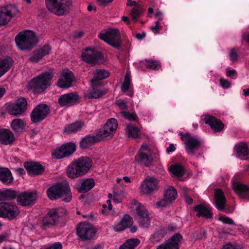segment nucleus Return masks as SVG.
I'll use <instances>...</instances> for the list:
<instances>
[{"instance_id": "obj_1", "label": "nucleus", "mask_w": 249, "mask_h": 249, "mask_svg": "<svg viewBox=\"0 0 249 249\" xmlns=\"http://www.w3.org/2000/svg\"><path fill=\"white\" fill-rule=\"evenodd\" d=\"M92 164L91 160L87 157H81L72 162L67 169V176L71 178L86 174Z\"/></svg>"}, {"instance_id": "obj_2", "label": "nucleus", "mask_w": 249, "mask_h": 249, "mask_svg": "<svg viewBox=\"0 0 249 249\" xmlns=\"http://www.w3.org/2000/svg\"><path fill=\"white\" fill-rule=\"evenodd\" d=\"M53 76L54 73L51 70L42 72L29 82L28 88L35 93L43 92L51 85Z\"/></svg>"}, {"instance_id": "obj_3", "label": "nucleus", "mask_w": 249, "mask_h": 249, "mask_svg": "<svg viewBox=\"0 0 249 249\" xmlns=\"http://www.w3.org/2000/svg\"><path fill=\"white\" fill-rule=\"evenodd\" d=\"M47 193L48 197L51 200L62 198L64 201L69 202L72 198L70 186L67 182L58 183L50 187Z\"/></svg>"}, {"instance_id": "obj_4", "label": "nucleus", "mask_w": 249, "mask_h": 249, "mask_svg": "<svg viewBox=\"0 0 249 249\" xmlns=\"http://www.w3.org/2000/svg\"><path fill=\"white\" fill-rule=\"evenodd\" d=\"M15 40L18 48L22 51L31 50L38 42L35 33L30 30L19 32Z\"/></svg>"}, {"instance_id": "obj_5", "label": "nucleus", "mask_w": 249, "mask_h": 249, "mask_svg": "<svg viewBox=\"0 0 249 249\" xmlns=\"http://www.w3.org/2000/svg\"><path fill=\"white\" fill-rule=\"evenodd\" d=\"M98 37L112 47L119 49L121 47V36L117 29H110L101 33Z\"/></svg>"}, {"instance_id": "obj_6", "label": "nucleus", "mask_w": 249, "mask_h": 249, "mask_svg": "<svg viewBox=\"0 0 249 249\" xmlns=\"http://www.w3.org/2000/svg\"><path fill=\"white\" fill-rule=\"evenodd\" d=\"M180 139L185 141V149L189 155H194L201 146V140L196 137H191L188 133H179Z\"/></svg>"}, {"instance_id": "obj_7", "label": "nucleus", "mask_w": 249, "mask_h": 249, "mask_svg": "<svg viewBox=\"0 0 249 249\" xmlns=\"http://www.w3.org/2000/svg\"><path fill=\"white\" fill-rule=\"evenodd\" d=\"M118 127V122L115 118L108 119L103 127L97 132V139L102 140L104 138H111L113 137Z\"/></svg>"}, {"instance_id": "obj_8", "label": "nucleus", "mask_w": 249, "mask_h": 249, "mask_svg": "<svg viewBox=\"0 0 249 249\" xmlns=\"http://www.w3.org/2000/svg\"><path fill=\"white\" fill-rule=\"evenodd\" d=\"M159 180L156 178L147 176L142 181L139 189L142 194L150 195L159 189Z\"/></svg>"}, {"instance_id": "obj_9", "label": "nucleus", "mask_w": 249, "mask_h": 249, "mask_svg": "<svg viewBox=\"0 0 249 249\" xmlns=\"http://www.w3.org/2000/svg\"><path fill=\"white\" fill-rule=\"evenodd\" d=\"M64 209L51 210L43 217L42 224L45 227H51L58 222L59 218L66 214Z\"/></svg>"}, {"instance_id": "obj_10", "label": "nucleus", "mask_w": 249, "mask_h": 249, "mask_svg": "<svg viewBox=\"0 0 249 249\" xmlns=\"http://www.w3.org/2000/svg\"><path fill=\"white\" fill-rule=\"evenodd\" d=\"M76 229L77 235L82 241L89 240L92 239L96 234L94 227L88 223H81Z\"/></svg>"}, {"instance_id": "obj_11", "label": "nucleus", "mask_w": 249, "mask_h": 249, "mask_svg": "<svg viewBox=\"0 0 249 249\" xmlns=\"http://www.w3.org/2000/svg\"><path fill=\"white\" fill-rule=\"evenodd\" d=\"M36 199L37 194L36 192L24 191L18 193L17 202L21 206L28 207L34 205Z\"/></svg>"}, {"instance_id": "obj_12", "label": "nucleus", "mask_w": 249, "mask_h": 249, "mask_svg": "<svg viewBox=\"0 0 249 249\" xmlns=\"http://www.w3.org/2000/svg\"><path fill=\"white\" fill-rule=\"evenodd\" d=\"M18 10L15 5L7 4L1 7V26L8 24L10 20L16 17Z\"/></svg>"}, {"instance_id": "obj_13", "label": "nucleus", "mask_w": 249, "mask_h": 249, "mask_svg": "<svg viewBox=\"0 0 249 249\" xmlns=\"http://www.w3.org/2000/svg\"><path fill=\"white\" fill-rule=\"evenodd\" d=\"M80 101V97L76 92L64 94L58 99V103L61 107H70L78 104Z\"/></svg>"}, {"instance_id": "obj_14", "label": "nucleus", "mask_w": 249, "mask_h": 249, "mask_svg": "<svg viewBox=\"0 0 249 249\" xmlns=\"http://www.w3.org/2000/svg\"><path fill=\"white\" fill-rule=\"evenodd\" d=\"M50 111L49 107L45 104L36 106L31 114V121L34 123L41 122L47 116Z\"/></svg>"}, {"instance_id": "obj_15", "label": "nucleus", "mask_w": 249, "mask_h": 249, "mask_svg": "<svg viewBox=\"0 0 249 249\" xmlns=\"http://www.w3.org/2000/svg\"><path fill=\"white\" fill-rule=\"evenodd\" d=\"M19 213V209L16 204L1 202V217L12 220L17 217Z\"/></svg>"}, {"instance_id": "obj_16", "label": "nucleus", "mask_w": 249, "mask_h": 249, "mask_svg": "<svg viewBox=\"0 0 249 249\" xmlns=\"http://www.w3.org/2000/svg\"><path fill=\"white\" fill-rule=\"evenodd\" d=\"M178 193L175 188L172 186H168L165 190L163 198L156 203L158 208H164L169 206L177 197Z\"/></svg>"}, {"instance_id": "obj_17", "label": "nucleus", "mask_w": 249, "mask_h": 249, "mask_svg": "<svg viewBox=\"0 0 249 249\" xmlns=\"http://www.w3.org/2000/svg\"><path fill=\"white\" fill-rule=\"evenodd\" d=\"M136 161L140 164L149 167L151 165L153 159L151 155L150 149L146 145H142L136 157Z\"/></svg>"}, {"instance_id": "obj_18", "label": "nucleus", "mask_w": 249, "mask_h": 249, "mask_svg": "<svg viewBox=\"0 0 249 249\" xmlns=\"http://www.w3.org/2000/svg\"><path fill=\"white\" fill-rule=\"evenodd\" d=\"M136 219L140 226L147 228L150 224V218L147 210L142 205H139L136 210Z\"/></svg>"}, {"instance_id": "obj_19", "label": "nucleus", "mask_w": 249, "mask_h": 249, "mask_svg": "<svg viewBox=\"0 0 249 249\" xmlns=\"http://www.w3.org/2000/svg\"><path fill=\"white\" fill-rule=\"evenodd\" d=\"M75 78L72 72L68 69L61 72V77L59 79L57 85L62 89H68L71 87Z\"/></svg>"}, {"instance_id": "obj_20", "label": "nucleus", "mask_w": 249, "mask_h": 249, "mask_svg": "<svg viewBox=\"0 0 249 249\" xmlns=\"http://www.w3.org/2000/svg\"><path fill=\"white\" fill-rule=\"evenodd\" d=\"M64 0H46V5L51 13L58 16L63 15L66 11L64 5L62 3Z\"/></svg>"}, {"instance_id": "obj_21", "label": "nucleus", "mask_w": 249, "mask_h": 249, "mask_svg": "<svg viewBox=\"0 0 249 249\" xmlns=\"http://www.w3.org/2000/svg\"><path fill=\"white\" fill-rule=\"evenodd\" d=\"M51 51V47L49 45L46 44L34 50L29 58V60L32 63H38L45 56L49 54Z\"/></svg>"}, {"instance_id": "obj_22", "label": "nucleus", "mask_w": 249, "mask_h": 249, "mask_svg": "<svg viewBox=\"0 0 249 249\" xmlns=\"http://www.w3.org/2000/svg\"><path fill=\"white\" fill-rule=\"evenodd\" d=\"M91 89L85 94L89 99H97L105 94L107 90L104 89L101 84L95 83V80H91Z\"/></svg>"}, {"instance_id": "obj_23", "label": "nucleus", "mask_w": 249, "mask_h": 249, "mask_svg": "<svg viewBox=\"0 0 249 249\" xmlns=\"http://www.w3.org/2000/svg\"><path fill=\"white\" fill-rule=\"evenodd\" d=\"M201 120L205 123L210 126L215 132H220L224 128V124L219 120L210 115H204L201 116Z\"/></svg>"}, {"instance_id": "obj_24", "label": "nucleus", "mask_w": 249, "mask_h": 249, "mask_svg": "<svg viewBox=\"0 0 249 249\" xmlns=\"http://www.w3.org/2000/svg\"><path fill=\"white\" fill-rule=\"evenodd\" d=\"M182 238V237L180 234L176 233L170 239L158 246L156 249H179L178 244Z\"/></svg>"}, {"instance_id": "obj_25", "label": "nucleus", "mask_w": 249, "mask_h": 249, "mask_svg": "<svg viewBox=\"0 0 249 249\" xmlns=\"http://www.w3.org/2000/svg\"><path fill=\"white\" fill-rule=\"evenodd\" d=\"M82 57L84 61L93 65L101 59L102 54L95 50L87 49L82 53Z\"/></svg>"}, {"instance_id": "obj_26", "label": "nucleus", "mask_w": 249, "mask_h": 249, "mask_svg": "<svg viewBox=\"0 0 249 249\" xmlns=\"http://www.w3.org/2000/svg\"><path fill=\"white\" fill-rule=\"evenodd\" d=\"M233 188L241 199L249 201V187L242 183L235 182L233 183Z\"/></svg>"}, {"instance_id": "obj_27", "label": "nucleus", "mask_w": 249, "mask_h": 249, "mask_svg": "<svg viewBox=\"0 0 249 249\" xmlns=\"http://www.w3.org/2000/svg\"><path fill=\"white\" fill-rule=\"evenodd\" d=\"M24 167L28 173L33 176L40 175L44 171V167L37 162H26Z\"/></svg>"}, {"instance_id": "obj_28", "label": "nucleus", "mask_w": 249, "mask_h": 249, "mask_svg": "<svg viewBox=\"0 0 249 249\" xmlns=\"http://www.w3.org/2000/svg\"><path fill=\"white\" fill-rule=\"evenodd\" d=\"M214 199L217 209L219 211H223L225 208L226 199L221 189L215 190Z\"/></svg>"}, {"instance_id": "obj_29", "label": "nucleus", "mask_w": 249, "mask_h": 249, "mask_svg": "<svg viewBox=\"0 0 249 249\" xmlns=\"http://www.w3.org/2000/svg\"><path fill=\"white\" fill-rule=\"evenodd\" d=\"M133 223L132 218L128 214L124 215L120 222L113 226V229L115 231H124L127 228L130 227Z\"/></svg>"}, {"instance_id": "obj_30", "label": "nucleus", "mask_w": 249, "mask_h": 249, "mask_svg": "<svg viewBox=\"0 0 249 249\" xmlns=\"http://www.w3.org/2000/svg\"><path fill=\"white\" fill-rule=\"evenodd\" d=\"M94 180L92 178H86L81 181V183L76 184V188L81 193H86L91 190L94 186Z\"/></svg>"}, {"instance_id": "obj_31", "label": "nucleus", "mask_w": 249, "mask_h": 249, "mask_svg": "<svg viewBox=\"0 0 249 249\" xmlns=\"http://www.w3.org/2000/svg\"><path fill=\"white\" fill-rule=\"evenodd\" d=\"M15 138L13 133L8 129H1V143L4 145L11 144Z\"/></svg>"}, {"instance_id": "obj_32", "label": "nucleus", "mask_w": 249, "mask_h": 249, "mask_svg": "<svg viewBox=\"0 0 249 249\" xmlns=\"http://www.w3.org/2000/svg\"><path fill=\"white\" fill-rule=\"evenodd\" d=\"M14 178L10 170L7 168L1 167V182L6 185L12 184Z\"/></svg>"}, {"instance_id": "obj_33", "label": "nucleus", "mask_w": 249, "mask_h": 249, "mask_svg": "<svg viewBox=\"0 0 249 249\" xmlns=\"http://www.w3.org/2000/svg\"><path fill=\"white\" fill-rule=\"evenodd\" d=\"M194 210L197 212L196 216L206 218H211L213 213L211 209L203 205H199L194 207Z\"/></svg>"}, {"instance_id": "obj_34", "label": "nucleus", "mask_w": 249, "mask_h": 249, "mask_svg": "<svg viewBox=\"0 0 249 249\" xmlns=\"http://www.w3.org/2000/svg\"><path fill=\"white\" fill-rule=\"evenodd\" d=\"M19 192L12 189H5L1 191V199L11 200L16 199L18 196Z\"/></svg>"}, {"instance_id": "obj_35", "label": "nucleus", "mask_w": 249, "mask_h": 249, "mask_svg": "<svg viewBox=\"0 0 249 249\" xmlns=\"http://www.w3.org/2000/svg\"><path fill=\"white\" fill-rule=\"evenodd\" d=\"M26 123L24 121L21 119H15L11 123V128L16 133L22 132Z\"/></svg>"}, {"instance_id": "obj_36", "label": "nucleus", "mask_w": 249, "mask_h": 249, "mask_svg": "<svg viewBox=\"0 0 249 249\" xmlns=\"http://www.w3.org/2000/svg\"><path fill=\"white\" fill-rule=\"evenodd\" d=\"M99 141H100V140L97 139V134H96L95 136H88L85 137L80 141V144L82 148H87Z\"/></svg>"}, {"instance_id": "obj_37", "label": "nucleus", "mask_w": 249, "mask_h": 249, "mask_svg": "<svg viewBox=\"0 0 249 249\" xmlns=\"http://www.w3.org/2000/svg\"><path fill=\"white\" fill-rule=\"evenodd\" d=\"M83 126V122L77 121L66 126L64 131L68 134L76 133L79 131Z\"/></svg>"}, {"instance_id": "obj_38", "label": "nucleus", "mask_w": 249, "mask_h": 249, "mask_svg": "<svg viewBox=\"0 0 249 249\" xmlns=\"http://www.w3.org/2000/svg\"><path fill=\"white\" fill-rule=\"evenodd\" d=\"M14 61L10 57H6L1 60V76L5 74L13 65Z\"/></svg>"}, {"instance_id": "obj_39", "label": "nucleus", "mask_w": 249, "mask_h": 249, "mask_svg": "<svg viewBox=\"0 0 249 249\" xmlns=\"http://www.w3.org/2000/svg\"><path fill=\"white\" fill-rule=\"evenodd\" d=\"M235 149L237 152V157L239 158L247 156L249 154V148L246 142L238 143L236 145Z\"/></svg>"}, {"instance_id": "obj_40", "label": "nucleus", "mask_w": 249, "mask_h": 249, "mask_svg": "<svg viewBox=\"0 0 249 249\" xmlns=\"http://www.w3.org/2000/svg\"><path fill=\"white\" fill-rule=\"evenodd\" d=\"M6 110L10 115L15 116H20L25 113V109L18 107L15 103L9 105Z\"/></svg>"}, {"instance_id": "obj_41", "label": "nucleus", "mask_w": 249, "mask_h": 249, "mask_svg": "<svg viewBox=\"0 0 249 249\" xmlns=\"http://www.w3.org/2000/svg\"><path fill=\"white\" fill-rule=\"evenodd\" d=\"M109 73L104 69L97 70L94 73V78L91 80H95V83L101 84L99 80L108 77Z\"/></svg>"}, {"instance_id": "obj_42", "label": "nucleus", "mask_w": 249, "mask_h": 249, "mask_svg": "<svg viewBox=\"0 0 249 249\" xmlns=\"http://www.w3.org/2000/svg\"><path fill=\"white\" fill-rule=\"evenodd\" d=\"M140 243V241L138 238L129 239L122 245L119 249H135Z\"/></svg>"}, {"instance_id": "obj_43", "label": "nucleus", "mask_w": 249, "mask_h": 249, "mask_svg": "<svg viewBox=\"0 0 249 249\" xmlns=\"http://www.w3.org/2000/svg\"><path fill=\"white\" fill-rule=\"evenodd\" d=\"M125 131L128 137L136 139L138 138L140 135V129L131 124L126 126Z\"/></svg>"}, {"instance_id": "obj_44", "label": "nucleus", "mask_w": 249, "mask_h": 249, "mask_svg": "<svg viewBox=\"0 0 249 249\" xmlns=\"http://www.w3.org/2000/svg\"><path fill=\"white\" fill-rule=\"evenodd\" d=\"M169 171L174 175V176L181 177L184 175V169L182 165L176 164L170 166Z\"/></svg>"}, {"instance_id": "obj_45", "label": "nucleus", "mask_w": 249, "mask_h": 249, "mask_svg": "<svg viewBox=\"0 0 249 249\" xmlns=\"http://www.w3.org/2000/svg\"><path fill=\"white\" fill-rule=\"evenodd\" d=\"M62 146L67 157L71 155L76 150V145L72 143L69 142Z\"/></svg>"}, {"instance_id": "obj_46", "label": "nucleus", "mask_w": 249, "mask_h": 249, "mask_svg": "<svg viewBox=\"0 0 249 249\" xmlns=\"http://www.w3.org/2000/svg\"><path fill=\"white\" fill-rule=\"evenodd\" d=\"M145 65L147 68L154 70H158L161 67L159 61L151 59L145 60Z\"/></svg>"}, {"instance_id": "obj_47", "label": "nucleus", "mask_w": 249, "mask_h": 249, "mask_svg": "<svg viewBox=\"0 0 249 249\" xmlns=\"http://www.w3.org/2000/svg\"><path fill=\"white\" fill-rule=\"evenodd\" d=\"M54 158L60 159L67 157L66 153L64 152L62 146L59 148L55 149L52 153Z\"/></svg>"}, {"instance_id": "obj_48", "label": "nucleus", "mask_w": 249, "mask_h": 249, "mask_svg": "<svg viewBox=\"0 0 249 249\" xmlns=\"http://www.w3.org/2000/svg\"><path fill=\"white\" fill-rule=\"evenodd\" d=\"M130 76L128 73L125 74L124 82L122 85L121 89L123 92H125L129 88L130 85Z\"/></svg>"}, {"instance_id": "obj_49", "label": "nucleus", "mask_w": 249, "mask_h": 249, "mask_svg": "<svg viewBox=\"0 0 249 249\" xmlns=\"http://www.w3.org/2000/svg\"><path fill=\"white\" fill-rule=\"evenodd\" d=\"M142 11V6L139 5L134 7L131 10V14L133 19L136 20L141 15Z\"/></svg>"}, {"instance_id": "obj_50", "label": "nucleus", "mask_w": 249, "mask_h": 249, "mask_svg": "<svg viewBox=\"0 0 249 249\" xmlns=\"http://www.w3.org/2000/svg\"><path fill=\"white\" fill-rule=\"evenodd\" d=\"M164 237L161 231H157L150 238L151 242L155 243L160 241Z\"/></svg>"}, {"instance_id": "obj_51", "label": "nucleus", "mask_w": 249, "mask_h": 249, "mask_svg": "<svg viewBox=\"0 0 249 249\" xmlns=\"http://www.w3.org/2000/svg\"><path fill=\"white\" fill-rule=\"evenodd\" d=\"M122 115L126 119L130 121H133L136 120L137 115L135 112L130 113L127 111H122L121 112Z\"/></svg>"}, {"instance_id": "obj_52", "label": "nucleus", "mask_w": 249, "mask_h": 249, "mask_svg": "<svg viewBox=\"0 0 249 249\" xmlns=\"http://www.w3.org/2000/svg\"><path fill=\"white\" fill-rule=\"evenodd\" d=\"M16 106L18 107L25 109V112L27 109V102L25 98H19L16 102Z\"/></svg>"}, {"instance_id": "obj_53", "label": "nucleus", "mask_w": 249, "mask_h": 249, "mask_svg": "<svg viewBox=\"0 0 249 249\" xmlns=\"http://www.w3.org/2000/svg\"><path fill=\"white\" fill-rule=\"evenodd\" d=\"M226 75L232 79H235L237 77L236 71L234 69H231L228 68L226 70Z\"/></svg>"}, {"instance_id": "obj_54", "label": "nucleus", "mask_w": 249, "mask_h": 249, "mask_svg": "<svg viewBox=\"0 0 249 249\" xmlns=\"http://www.w3.org/2000/svg\"><path fill=\"white\" fill-rule=\"evenodd\" d=\"M219 220L224 224L229 225H233L234 224V221L232 219L226 216H221L219 217Z\"/></svg>"}, {"instance_id": "obj_55", "label": "nucleus", "mask_w": 249, "mask_h": 249, "mask_svg": "<svg viewBox=\"0 0 249 249\" xmlns=\"http://www.w3.org/2000/svg\"><path fill=\"white\" fill-rule=\"evenodd\" d=\"M220 84L221 86L224 89H228L231 86V83L230 82L224 78H221L220 80Z\"/></svg>"}, {"instance_id": "obj_56", "label": "nucleus", "mask_w": 249, "mask_h": 249, "mask_svg": "<svg viewBox=\"0 0 249 249\" xmlns=\"http://www.w3.org/2000/svg\"><path fill=\"white\" fill-rule=\"evenodd\" d=\"M155 23L156 25L155 26H151L150 29L154 33L157 34H159L160 29H161V27L160 26L159 21H156Z\"/></svg>"}, {"instance_id": "obj_57", "label": "nucleus", "mask_w": 249, "mask_h": 249, "mask_svg": "<svg viewBox=\"0 0 249 249\" xmlns=\"http://www.w3.org/2000/svg\"><path fill=\"white\" fill-rule=\"evenodd\" d=\"M117 105L121 109L124 110V111H127V105L124 101L121 99L117 101Z\"/></svg>"}, {"instance_id": "obj_58", "label": "nucleus", "mask_w": 249, "mask_h": 249, "mask_svg": "<svg viewBox=\"0 0 249 249\" xmlns=\"http://www.w3.org/2000/svg\"><path fill=\"white\" fill-rule=\"evenodd\" d=\"M230 59L232 61H235L237 60L238 55L237 51L235 49H232L230 53Z\"/></svg>"}, {"instance_id": "obj_59", "label": "nucleus", "mask_w": 249, "mask_h": 249, "mask_svg": "<svg viewBox=\"0 0 249 249\" xmlns=\"http://www.w3.org/2000/svg\"><path fill=\"white\" fill-rule=\"evenodd\" d=\"M63 246L61 243L56 242L52 245L51 246L48 248V249H62Z\"/></svg>"}, {"instance_id": "obj_60", "label": "nucleus", "mask_w": 249, "mask_h": 249, "mask_svg": "<svg viewBox=\"0 0 249 249\" xmlns=\"http://www.w3.org/2000/svg\"><path fill=\"white\" fill-rule=\"evenodd\" d=\"M184 199L187 204H191L193 203V198L187 194L184 195Z\"/></svg>"}, {"instance_id": "obj_61", "label": "nucleus", "mask_w": 249, "mask_h": 249, "mask_svg": "<svg viewBox=\"0 0 249 249\" xmlns=\"http://www.w3.org/2000/svg\"><path fill=\"white\" fill-rule=\"evenodd\" d=\"M206 233L205 231L203 230L200 231V233L199 234H196V239H200L205 237L206 236Z\"/></svg>"}, {"instance_id": "obj_62", "label": "nucleus", "mask_w": 249, "mask_h": 249, "mask_svg": "<svg viewBox=\"0 0 249 249\" xmlns=\"http://www.w3.org/2000/svg\"><path fill=\"white\" fill-rule=\"evenodd\" d=\"M84 34L83 31H80L77 32H74L73 34V37L74 38H79L81 37Z\"/></svg>"}, {"instance_id": "obj_63", "label": "nucleus", "mask_w": 249, "mask_h": 249, "mask_svg": "<svg viewBox=\"0 0 249 249\" xmlns=\"http://www.w3.org/2000/svg\"><path fill=\"white\" fill-rule=\"evenodd\" d=\"M102 207H103V209L102 210V213L104 214H105V215L109 214L108 211H109L107 209V205L106 204H103L102 206Z\"/></svg>"}, {"instance_id": "obj_64", "label": "nucleus", "mask_w": 249, "mask_h": 249, "mask_svg": "<svg viewBox=\"0 0 249 249\" xmlns=\"http://www.w3.org/2000/svg\"><path fill=\"white\" fill-rule=\"evenodd\" d=\"M10 236V233L8 232H5L1 235V242L7 240Z\"/></svg>"}]
</instances>
